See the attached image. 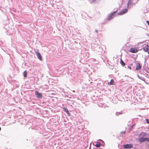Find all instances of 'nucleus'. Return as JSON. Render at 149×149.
Returning <instances> with one entry per match:
<instances>
[{
  "label": "nucleus",
  "mask_w": 149,
  "mask_h": 149,
  "mask_svg": "<svg viewBox=\"0 0 149 149\" xmlns=\"http://www.w3.org/2000/svg\"><path fill=\"white\" fill-rule=\"evenodd\" d=\"M67 103L68 104H69V103L68 102L69 101V100H68V99H67Z\"/></svg>",
  "instance_id": "obj_27"
},
{
  "label": "nucleus",
  "mask_w": 149,
  "mask_h": 149,
  "mask_svg": "<svg viewBox=\"0 0 149 149\" xmlns=\"http://www.w3.org/2000/svg\"><path fill=\"white\" fill-rule=\"evenodd\" d=\"M130 52L133 53H135L137 52V50L135 48H131L130 49Z\"/></svg>",
  "instance_id": "obj_8"
},
{
  "label": "nucleus",
  "mask_w": 149,
  "mask_h": 149,
  "mask_svg": "<svg viewBox=\"0 0 149 149\" xmlns=\"http://www.w3.org/2000/svg\"><path fill=\"white\" fill-rule=\"evenodd\" d=\"M95 32H96V33H97L98 32V31L97 30H95Z\"/></svg>",
  "instance_id": "obj_26"
},
{
  "label": "nucleus",
  "mask_w": 149,
  "mask_h": 149,
  "mask_svg": "<svg viewBox=\"0 0 149 149\" xmlns=\"http://www.w3.org/2000/svg\"><path fill=\"white\" fill-rule=\"evenodd\" d=\"M139 79L144 81V78L143 77L140 76V77H139Z\"/></svg>",
  "instance_id": "obj_20"
},
{
  "label": "nucleus",
  "mask_w": 149,
  "mask_h": 149,
  "mask_svg": "<svg viewBox=\"0 0 149 149\" xmlns=\"http://www.w3.org/2000/svg\"><path fill=\"white\" fill-rule=\"evenodd\" d=\"M35 52L38 58L40 61H42V57L40 53L38 52Z\"/></svg>",
  "instance_id": "obj_6"
},
{
  "label": "nucleus",
  "mask_w": 149,
  "mask_h": 149,
  "mask_svg": "<svg viewBox=\"0 0 149 149\" xmlns=\"http://www.w3.org/2000/svg\"><path fill=\"white\" fill-rule=\"evenodd\" d=\"M117 10L110 13L108 15L107 19L109 21H110L111 19L115 17V14L116 13Z\"/></svg>",
  "instance_id": "obj_2"
},
{
  "label": "nucleus",
  "mask_w": 149,
  "mask_h": 149,
  "mask_svg": "<svg viewBox=\"0 0 149 149\" xmlns=\"http://www.w3.org/2000/svg\"><path fill=\"white\" fill-rule=\"evenodd\" d=\"M147 135V133L144 132H141L140 134H139V136H142V137H143L146 136Z\"/></svg>",
  "instance_id": "obj_10"
},
{
  "label": "nucleus",
  "mask_w": 149,
  "mask_h": 149,
  "mask_svg": "<svg viewBox=\"0 0 149 149\" xmlns=\"http://www.w3.org/2000/svg\"><path fill=\"white\" fill-rule=\"evenodd\" d=\"M134 126V125H133L130 126V127L131 129H132L133 128Z\"/></svg>",
  "instance_id": "obj_23"
},
{
  "label": "nucleus",
  "mask_w": 149,
  "mask_h": 149,
  "mask_svg": "<svg viewBox=\"0 0 149 149\" xmlns=\"http://www.w3.org/2000/svg\"><path fill=\"white\" fill-rule=\"evenodd\" d=\"M137 76L139 78V77H140V76H139V75H138Z\"/></svg>",
  "instance_id": "obj_28"
},
{
  "label": "nucleus",
  "mask_w": 149,
  "mask_h": 149,
  "mask_svg": "<svg viewBox=\"0 0 149 149\" xmlns=\"http://www.w3.org/2000/svg\"><path fill=\"white\" fill-rule=\"evenodd\" d=\"M24 76V77H27V71L26 70L24 71L23 72Z\"/></svg>",
  "instance_id": "obj_16"
},
{
  "label": "nucleus",
  "mask_w": 149,
  "mask_h": 149,
  "mask_svg": "<svg viewBox=\"0 0 149 149\" xmlns=\"http://www.w3.org/2000/svg\"><path fill=\"white\" fill-rule=\"evenodd\" d=\"M146 122L148 124H149V119H146Z\"/></svg>",
  "instance_id": "obj_21"
},
{
  "label": "nucleus",
  "mask_w": 149,
  "mask_h": 149,
  "mask_svg": "<svg viewBox=\"0 0 149 149\" xmlns=\"http://www.w3.org/2000/svg\"><path fill=\"white\" fill-rule=\"evenodd\" d=\"M133 145L131 144H127L123 146L124 148L125 149L131 148H133Z\"/></svg>",
  "instance_id": "obj_3"
},
{
  "label": "nucleus",
  "mask_w": 149,
  "mask_h": 149,
  "mask_svg": "<svg viewBox=\"0 0 149 149\" xmlns=\"http://www.w3.org/2000/svg\"><path fill=\"white\" fill-rule=\"evenodd\" d=\"M148 54H149V50L148 51Z\"/></svg>",
  "instance_id": "obj_29"
},
{
  "label": "nucleus",
  "mask_w": 149,
  "mask_h": 149,
  "mask_svg": "<svg viewBox=\"0 0 149 149\" xmlns=\"http://www.w3.org/2000/svg\"><path fill=\"white\" fill-rule=\"evenodd\" d=\"M138 0H129L127 4L128 9L130 8L133 5L137 3Z\"/></svg>",
  "instance_id": "obj_1"
},
{
  "label": "nucleus",
  "mask_w": 149,
  "mask_h": 149,
  "mask_svg": "<svg viewBox=\"0 0 149 149\" xmlns=\"http://www.w3.org/2000/svg\"><path fill=\"white\" fill-rule=\"evenodd\" d=\"M141 68V66L140 64L139 63H137L136 64V70H138L140 69Z\"/></svg>",
  "instance_id": "obj_9"
},
{
  "label": "nucleus",
  "mask_w": 149,
  "mask_h": 149,
  "mask_svg": "<svg viewBox=\"0 0 149 149\" xmlns=\"http://www.w3.org/2000/svg\"><path fill=\"white\" fill-rule=\"evenodd\" d=\"M98 0H92V2L93 3H96L98 1Z\"/></svg>",
  "instance_id": "obj_17"
},
{
  "label": "nucleus",
  "mask_w": 149,
  "mask_h": 149,
  "mask_svg": "<svg viewBox=\"0 0 149 149\" xmlns=\"http://www.w3.org/2000/svg\"><path fill=\"white\" fill-rule=\"evenodd\" d=\"M138 141L140 143L143 142V137H141L138 139Z\"/></svg>",
  "instance_id": "obj_11"
},
{
  "label": "nucleus",
  "mask_w": 149,
  "mask_h": 149,
  "mask_svg": "<svg viewBox=\"0 0 149 149\" xmlns=\"http://www.w3.org/2000/svg\"><path fill=\"white\" fill-rule=\"evenodd\" d=\"M66 110L65 111H66V113L67 114L68 116H70V114L69 113V112L68 109L66 108V110Z\"/></svg>",
  "instance_id": "obj_18"
},
{
  "label": "nucleus",
  "mask_w": 149,
  "mask_h": 149,
  "mask_svg": "<svg viewBox=\"0 0 149 149\" xmlns=\"http://www.w3.org/2000/svg\"><path fill=\"white\" fill-rule=\"evenodd\" d=\"M122 113L120 112H116L115 114L116 116H118L119 114H121Z\"/></svg>",
  "instance_id": "obj_19"
},
{
  "label": "nucleus",
  "mask_w": 149,
  "mask_h": 149,
  "mask_svg": "<svg viewBox=\"0 0 149 149\" xmlns=\"http://www.w3.org/2000/svg\"><path fill=\"white\" fill-rule=\"evenodd\" d=\"M125 131H122L120 132V133L121 134H125Z\"/></svg>",
  "instance_id": "obj_22"
},
{
  "label": "nucleus",
  "mask_w": 149,
  "mask_h": 149,
  "mask_svg": "<svg viewBox=\"0 0 149 149\" xmlns=\"http://www.w3.org/2000/svg\"><path fill=\"white\" fill-rule=\"evenodd\" d=\"M147 22V23H148V25H149V21H146Z\"/></svg>",
  "instance_id": "obj_25"
},
{
  "label": "nucleus",
  "mask_w": 149,
  "mask_h": 149,
  "mask_svg": "<svg viewBox=\"0 0 149 149\" xmlns=\"http://www.w3.org/2000/svg\"><path fill=\"white\" fill-rule=\"evenodd\" d=\"M128 11L127 8L121 11L118 13V15H121L125 14Z\"/></svg>",
  "instance_id": "obj_4"
},
{
  "label": "nucleus",
  "mask_w": 149,
  "mask_h": 149,
  "mask_svg": "<svg viewBox=\"0 0 149 149\" xmlns=\"http://www.w3.org/2000/svg\"><path fill=\"white\" fill-rule=\"evenodd\" d=\"M120 62L122 66H124L125 65V63L124 62V61L122 60V59H120Z\"/></svg>",
  "instance_id": "obj_12"
},
{
  "label": "nucleus",
  "mask_w": 149,
  "mask_h": 149,
  "mask_svg": "<svg viewBox=\"0 0 149 149\" xmlns=\"http://www.w3.org/2000/svg\"><path fill=\"white\" fill-rule=\"evenodd\" d=\"M1 127H0V131H1Z\"/></svg>",
  "instance_id": "obj_30"
},
{
  "label": "nucleus",
  "mask_w": 149,
  "mask_h": 149,
  "mask_svg": "<svg viewBox=\"0 0 149 149\" xmlns=\"http://www.w3.org/2000/svg\"><path fill=\"white\" fill-rule=\"evenodd\" d=\"M101 145V144L100 143H98L95 145V146L97 148L100 147Z\"/></svg>",
  "instance_id": "obj_14"
},
{
  "label": "nucleus",
  "mask_w": 149,
  "mask_h": 149,
  "mask_svg": "<svg viewBox=\"0 0 149 149\" xmlns=\"http://www.w3.org/2000/svg\"><path fill=\"white\" fill-rule=\"evenodd\" d=\"M127 67L128 68H129L130 69H131V67H130V66H127Z\"/></svg>",
  "instance_id": "obj_24"
},
{
  "label": "nucleus",
  "mask_w": 149,
  "mask_h": 149,
  "mask_svg": "<svg viewBox=\"0 0 149 149\" xmlns=\"http://www.w3.org/2000/svg\"><path fill=\"white\" fill-rule=\"evenodd\" d=\"M35 93L36 97L38 98H41L42 97V94L41 93H39L38 91H35Z\"/></svg>",
  "instance_id": "obj_5"
},
{
  "label": "nucleus",
  "mask_w": 149,
  "mask_h": 149,
  "mask_svg": "<svg viewBox=\"0 0 149 149\" xmlns=\"http://www.w3.org/2000/svg\"><path fill=\"white\" fill-rule=\"evenodd\" d=\"M143 51L148 52L149 50V45L147 44L146 46L143 48Z\"/></svg>",
  "instance_id": "obj_7"
},
{
  "label": "nucleus",
  "mask_w": 149,
  "mask_h": 149,
  "mask_svg": "<svg viewBox=\"0 0 149 149\" xmlns=\"http://www.w3.org/2000/svg\"><path fill=\"white\" fill-rule=\"evenodd\" d=\"M109 84H110V85H114V80H113V79H111L110 82H109Z\"/></svg>",
  "instance_id": "obj_15"
},
{
  "label": "nucleus",
  "mask_w": 149,
  "mask_h": 149,
  "mask_svg": "<svg viewBox=\"0 0 149 149\" xmlns=\"http://www.w3.org/2000/svg\"><path fill=\"white\" fill-rule=\"evenodd\" d=\"M143 142L147 141L148 142H149V138H144L143 137Z\"/></svg>",
  "instance_id": "obj_13"
}]
</instances>
